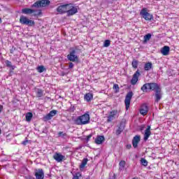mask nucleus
Masks as SVG:
<instances>
[{
    "instance_id": "f257e3e1",
    "label": "nucleus",
    "mask_w": 179,
    "mask_h": 179,
    "mask_svg": "<svg viewBox=\"0 0 179 179\" xmlns=\"http://www.w3.org/2000/svg\"><path fill=\"white\" fill-rule=\"evenodd\" d=\"M90 122V115L88 113L78 116L74 120V123L76 125H86Z\"/></svg>"
},
{
    "instance_id": "f03ea898",
    "label": "nucleus",
    "mask_w": 179,
    "mask_h": 179,
    "mask_svg": "<svg viewBox=\"0 0 179 179\" xmlns=\"http://www.w3.org/2000/svg\"><path fill=\"white\" fill-rule=\"evenodd\" d=\"M142 92H148V90H151L152 92H159L161 90L160 87L156 83H145L141 87Z\"/></svg>"
},
{
    "instance_id": "7ed1b4c3",
    "label": "nucleus",
    "mask_w": 179,
    "mask_h": 179,
    "mask_svg": "<svg viewBox=\"0 0 179 179\" xmlns=\"http://www.w3.org/2000/svg\"><path fill=\"white\" fill-rule=\"evenodd\" d=\"M23 15H33V16H40L41 15V10L38 9H31V8H22L21 10Z\"/></svg>"
},
{
    "instance_id": "20e7f679",
    "label": "nucleus",
    "mask_w": 179,
    "mask_h": 179,
    "mask_svg": "<svg viewBox=\"0 0 179 179\" xmlns=\"http://www.w3.org/2000/svg\"><path fill=\"white\" fill-rule=\"evenodd\" d=\"M20 23H21V24H26V26H29V27H32V26H34V24H36V22H34V21L29 19L27 17L24 15L20 16Z\"/></svg>"
},
{
    "instance_id": "39448f33",
    "label": "nucleus",
    "mask_w": 179,
    "mask_h": 179,
    "mask_svg": "<svg viewBox=\"0 0 179 179\" xmlns=\"http://www.w3.org/2000/svg\"><path fill=\"white\" fill-rule=\"evenodd\" d=\"M67 15L73 16L76 13H78V7L73 6L72 3L67 4Z\"/></svg>"
},
{
    "instance_id": "423d86ee",
    "label": "nucleus",
    "mask_w": 179,
    "mask_h": 179,
    "mask_svg": "<svg viewBox=\"0 0 179 179\" xmlns=\"http://www.w3.org/2000/svg\"><path fill=\"white\" fill-rule=\"evenodd\" d=\"M50 3L48 0H39L36 1L32 6L31 8H45Z\"/></svg>"
},
{
    "instance_id": "0eeeda50",
    "label": "nucleus",
    "mask_w": 179,
    "mask_h": 179,
    "mask_svg": "<svg viewBox=\"0 0 179 179\" xmlns=\"http://www.w3.org/2000/svg\"><path fill=\"white\" fill-rule=\"evenodd\" d=\"M133 96H134V93H132V92H129L126 95V97L124 99V104L126 106V110H128V108H129V106H131V99H132Z\"/></svg>"
},
{
    "instance_id": "6e6552de",
    "label": "nucleus",
    "mask_w": 179,
    "mask_h": 179,
    "mask_svg": "<svg viewBox=\"0 0 179 179\" xmlns=\"http://www.w3.org/2000/svg\"><path fill=\"white\" fill-rule=\"evenodd\" d=\"M59 15H64V13H67L68 4H64L59 6L56 9Z\"/></svg>"
},
{
    "instance_id": "1a4fd4ad",
    "label": "nucleus",
    "mask_w": 179,
    "mask_h": 179,
    "mask_svg": "<svg viewBox=\"0 0 179 179\" xmlns=\"http://www.w3.org/2000/svg\"><path fill=\"white\" fill-rule=\"evenodd\" d=\"M140 13L145 20H152V19H153V16L150 15V13H148L146 8L141 10Z\"/></svg>"
},
{
    "instance_id": "9d476101",
    "label": "nucleus",
    "mask_w": 179,
    "mask_h": 179,
    "mask_svg": "<svg viewBox=\"0 0 179 179\" xmlns=\"http://www.w3.org/2000/svg\"><path fill=\"white\" fill-rule=\"evenodd\" d=\"M118 115V110H113L110 112L109 115L107 117V122H111L115 120V117Z\"/></svg>"
},
{
    "instance_id": "9b49d317",
    "label": "nucleus",
    "mask_w": 179,
    "mask_h": 179,
    "mask_svg": "<svg viewBox=\"0 0 179 179\" xmlns=\"http://www.w3.org/2000/svg\"><path fill=\"white\" fill-rule=\"evenodd\" d=\"M76 50H73L69 55H67V58L69 61H71L72 62H75L76 61H78V56L76 55Z\"/></svg>"
},
{
    "instance_id": "f8f14e48",
    "label": "nucleus",
    "mask_w": 179,
    "mask_h": 179,
    "mask_svg": "<svg viewBox=\"0 0 179 179\" xmlns=\"http://www.w3.org/2000/svg\"><path fill=\"white\" fill-rule=\"evenodd\" d=\"M139 76H141V73H139V70H137L136 73L133 75V77L131 80V84L133 86H135L136 83H138V80L139 79Z\"/></svg>"
},
{
    "instance_id": "ddd939ff",
    "label": "nucleus",
    "mask_w": 179,
    "mask_h": 179,
    "mask_svg": "<svg viewBox=\"0 0 179 179\" xmlns=\"http://www.w3.org/2000/svg\"><path fill=\"white\" fill-rule=\"evenodd\" d=\"M139 111H140V114H141V115H146V114H148V113H149V107L148 106V104H146V103L142 104L140 108Z\"/></svg>"
},
{
    "instance_id": "4468645a",
    "label": "nucleus",
    "mask_w": 179,
    "mask_h": 179,
    "mask_svg": "<svg viewBox=\"0 0 179 179\" xmlns=\"http://www.w3.org/2000/svg\"><path fill=\"white\" fill-rule=\"evenodd\" d=\"M35 177L36 179H44V171L42 169H36Z\"/></svg>"
},
{
    "instance_id": "2eb2a0df",
    "label": "nucleus",
    "mask_w": 179,
    "mask_h": 179,
    "mask_svg": "<svg viewBox=\"0 0 179 179\" xmlns=\"http://www.w3.org/2000/svg\"><path fill=\"white\" fill-rule=\"evenodd\" d=\"M53 159H55L57 163H61V162L65 159V156L61 155L60 153H55L53 156Z\"/></svg>"
},
{
    "instance_id": "dca6fc26",
    "label": "nucleus",
    "mask_w": 179,
    "mask_h": 179,
    "mask_svg": "<svg viewBox=\"0 0 179 179\" xmlns=\"http://www.w3.org/2000/svg\"><path fill=\"white\" fill-rule=\"evenodd\" d=\"M150 135H152V131H150V126L148 125L144 133L143 139L145 142L149 139V136H150Z\"/></svg>"
},
{
    "instance_id": "f3484780",
    "label": "nucleus",
    "mask_w": 179,
    "mask_h": 179,
    "mask_svg": "<svg viewBox=\"0 0 179 179\" xmlns=\"http://www.w3.org/2000/svg\"><path fill=\"white\" fill-rule=\"evenodd\" d=\"M139 142H141V136H135L132 141L133 147L135 148H138Z\"/></svg>"
},
{
    "instance_id": "a211bd4d",
    "label": "nucleus",
    "mask_w": 179,
    "mask_h": 179,
    "mask_svg": "<svg viewBox=\"0 0 179 179\" xmlns=\"http://www.w3.org/2000/svg\"><path fill=\"white\" fill-rule=\"evenodd\" d=\"M58 113L56 110H51L45 117V120H51L52 117H55L56 114Z\"/></svg>"
},
{
    "instance_id": "6ab92c4d",
    "label": "nucleus",
    "mask_w": 179,
    "mask_h": 179,
    "mask_svg": "<svg viewBox=\"0 0 179 179\" xmlns=\"http://www.w3.org/2000/svg\"><path fill=\"white\" fill-rule=\"evenodd\" d=\"M161 53L162 55H169L170 53V47L169 46H164L163 48L161 50Z\"/></svg>"
},
{
    "instance_id": "aec40b11",
    "label": "nucleus",
    "mask_w": 179,
    "mask_h": 179,
    "mask_svg": "<svg viewBox=\"0 0 179 179\" xmlns=\"http://www.w3.org/2000/svg\"><path fill=\"white\" fill-rule=\"evenodd\" d=\"M162 99V90H159V91L155 92V101L157 103H159L160 100Z\"/></svg>"
},
{
    "instance_id": "412c9836",
    "label": "nucleus",
    "mask_w": 179,
    "mask_h": 179,
    "mask_svg": "<svg viewBox=\"0 0 179 179\" xmlns=\"http://www.w3.org/2000/svg\"><path fill=\"white\" fill-rule=\"evenodd\" d=\"M104 142V136H99L95 139V143L96 145H101Z\"/></svg>"
},
{
    "instance_id": "4be33fe9",
    "label": "nucleus",
    "mask_w": 179,
    "mask_h": 179,
    "mask_svg": "<svg viewBox=\"0 0 179 179\" xmlns=\"http://www.w3.org/2000/svg\"><path fill=\"white\" fill-rule=\"evenodd\" d=\"M87 162H89V159L87 158H84L82 161L81 164L80 165V169L83 170L85 167H86V164H87Z\"/></svg>"
},
{
    "instance_id": "5701e85b",
    "label": "nucleus",
    "mask_w": 179,
    "mask_h": 179,
    "mask_svg": "<svg viewBox=\"0 0 179 179\" xmlns=\"http://www.w3.org/2000/svg\"><path fill=\"white\" fill-rule=\"evenodd\" d=\"M85 100H86V101H92V99H93V94L92 93H87L84 96Z\"/></svg>"
},
{
    "instance_id": "b1692460",
    "label": "nucleus",
    "mask_w": 179,
    "mask_h": 179,
    "mask_svg": "<svg viewBox=\"0 0 179 179\" xmlns=\"http://www.w3.org/2000/svg\"><path fill=\"white\" fill-rule=\"evenodd\" d=\"M5 64L6 65V66H8V68H10L11 69V71H14L15 69L16 68V66L12 65V62H10V61H9V60H6L5 62Z\"/></svg>"
},
{
    "instance_id": "393cba45",
    "label": "nucleus",
    "mask_w": 179,
    "mask_h": 179,
    "mask_svg": "<svg viewBox=\"0 0 179 179\" xmlns=\"http://www.w3.org/2000/svg\"><path fill=\"white\" fill-rule=\"evenodd\" d=\"M124 124H120L118 129L116 130V135H120L122 131H124Z\"/></svg>"
},
{
    "instance_id": "a878e982",
    "label": "nucleus",
    "mask_w": 179,
    "mask_h": 179,
    "mask_svg": "<svg viewBox=\"0 0 179 179\" xmlns=\"http://www.w3.org/2000/svg\"><path fill=\"white\" fill-rule=\"evenodd\" d=\"M152 66H153L152 62H148L145 64L144 69L145 71H150V69H152Z\"/></svg>"
},
{
    "instance_id": "bb28decb",
    "label": "nucleus",
    "mask_w": 179,
    "mask_h": 179,
    "mask_svg": "<svg viewBox=\"0 0 179 179\" xmlns=\"http://www.w3.org/2000/svg\"><path fill=\"white\" fill-rule=\"evenodd\" d=\"M36 71H38L39 73H43V72H45L47 69L44 66H38L36 69Z\"/></svg>"
},
{
    "instance_id": "cd10ccee",
    "label": "nucleus",
    "mask_w": 179,
    "mask_h": 179,
    "mask_svg": "<svg viewBox=\"0 0 179 179\" xmlns=\"http://www.w3.org/2000/svg\"><path fill=\"white\" fill-rule=\"evenodd\" d=\"M44 94V90H41V89H38L36 90V96L37 97H43Z\"/></svg>"
},
{
    "instance_id": "c85d7f7f",
    "label": "nucleus",
    "mask_w": 179,
    "mask_h": 179,
    "mask_svg": "<svg viewBox=\"0 0 179 179\" xmlns=\"http://www.w3.org/2000/svg\"><path fill=\"white\" fill-rule=\"evenodd\" d=\"M31 118H33V113H27L26 120L28 122L31 121Z\"/></svg>"
},
{
    "instance_id": "c756f323",
    "label": "nucleus",
    "mask_w": 179,
    "mask_h": 179,
    "mask_svg": "<svg viewBox=\"0 0 179 179\" xmlns=\"http://www.w3.org/2000/svg\"><path fill=\"white\" fill-rule=\"evenodd\" d=\"M125 164H127V162H125V161H120V162L119 163L120 170H124Z\"/></svg>"
},
{
    "instance_id": "7c9ffc66",
    "label": "nucleus",
    "mask_w": 179,
    "mask_h": 179,
    "mask_svg": "<svg viewBox=\"0 0 179 179\" xmlns=\"http://www.w3.org/2000/svg\"><path fill=\"white\" fill-rule=\"evenodd\" d=\"M141 163L142 166H144V167L148 166V160L145 159V158H141Z\"/></svg>"
},
{
    "instance_id": "2f4dec72",
    "label": "nucleus",
    "mask_w": 179,
    "mask_h": 179,
    "mask_svg": "<svg viewBox=\"0 0 179 179\" xmlns=\"http://www.w3.org/2000/svg\"><path fill=\"white\" fill-rule=\"evenodd\" d=\"M152 38V34H148L145 36H144V41H149Z\"/></svg>"
},
{
    "instance_id": "473e14b6",
    "label": "nucleus",
    "mask_w": 179,
    "mask_h": 179,
    "mask_svg": "<svg viewBox=\"0 0 179 179\" xmlns=\"http://www.w3.org/2000/svg\"><path fill=\"white\" fill-rule=\"evenodd\" d=\"M138 62L137 60H133L131 65H132L133 68L136 69V68H138Z\"/></svg>"
},
{
    "instance_id": "72a5a7b5",
    "label": "nucleus",
    "mask_w": 179,
    "mask_h": 179,
    "mask_svg": "<svg viewBox=\"0 0 179 179\" xmlns=\"http://www.w3.org/2000/svg\"><path fill=\"white\" fill-rule=\"evenodd\" d=\"M80 177H82V174L80 173H76L73 176V179H79Z\"/></svg>"
},
{
    "instance_id": "f704fd0d",
    "label": "nucleus",
    "mask_w": 179,
    "mask_h": 179,
    "mask_svg": "<svg viewBox=\"0 0 179 179\" xmlns=\"http://www.w3.org/2000/svg\"><path fill=\"white\" fill-rule=\"evenodd\" d=\"M110 44H111L110 40H106L103 43V47H110Z\"/></svg>"
},
{
    "instance_id": "c9c22d12",
    "label": "nucleus",
    "mask_w": 179,
    "mask_h": 179,
    "mask_svg": "<svg viewBox=\"0 0 179 179\" xmlns=\"http://www.w3.org/2000/svg\"><path fill=\"white\" fill-rule=\"evenodd\" d=\"M113 89L114 90H115L116 93H118V92H120V86H118L117 84H114Z\"/></svg>"
},
{
    "instance_id": "e433bc0d",
    "label": "nucleus",
    "mask_w": 179,
    "mask_h": 179,
    "mask_svg": "<svg viewBox=\"0 0 179 179\" xmlns=\"http://www.w3.org/2000/svg\"><path fill=\"white\" fill-rule=\"evenodd\" d=\"M58 135H59V136H61L62 138H64V137L66 136V134H65L62 131H59Z\"/></svg>"
},
{
    "instance_id": "4c0bfd02",
    "label": "nucleus",
    "mask_w": 179,
    "mask_h": 179,
    "mask_svg": "<svg viewBox=\"0 0 179 179\" xmlns=\"http://www.w3.org/2000/svg\"><path fill=\"white\" fill-rule=\"evenodd\" d=\"M29 143V140H24V141L22 142V144L24 145V146H26Z\"/></svg>"
},
{
    "instance_id": "58836bf2",
    "label": "nucleus",
    "mask_w": 179,
    "mask_h": 179,
    "mask_svg": "<svg viewBox=\"0 0 179 179\" xmlns=\"http://www.w3.org/2000/svg\"><path fill=\"white\" fill-rule=\"evenodd\" d=\"M127 149H131L132 148V145L131 144H127L126 145Z\"/></svg>"
},
{
    "instance_id": "ea45409f",
    "label": "nucleus",
    "mask_w": 179,
    "mask_h": 179,
    "mask_svg": "<svg viewBox=\"0 0 179 179\" xmlns=\"http://www.w3.org/2000/svg\"><path fill=\"white\" fill-rule=\"evenodd\" d=\"M90 138H92V134H90L87 136V141H90Z\"/></svg>"
},
{
    "instance_id": "a19ab883",
    "label": "nucleus",
    "mask_w": 179,
    "mask_h": 179,
    "mask_svg": "<svg viewBox=\"0 0 179 179\" xmlns=\"http://www.w3.org/2000/svg\"><path fill=\"white\" fill-rule=\"evenodd\" d=\"M69 68H70V69H72V68H73V63L69 64Z\"/></svg>"
},
{
    "instance_id": "79ce46f5",
    "label": "nucleus",
    "mask_w": 179,
    "mask_h": 179,
    "mask_svg": "<svg viewBox=\"0 0 179 179\" xmlns=\"http://www.w3.org/2000/svg\"><path fill=\"white\" fill-rule=\"evenodd\" d=\"M143 129H145V126H144V125H142V126L141 127V130L143 131Z\"/></svg>"
},
{
    "instance_id": "37998d69",
    "label": "nucleus",
    "mask_w": 179,
    "mask_h": 179,
    "mask_svg": "<svg viewBox=\"0 0 179 179\" xmlns=\"http://www.w3.org/2000/svg\"><path fill=\"white\" fill-rule=\"evenodd\" d=\"M133 179H138V178H134Z\"/></svg>"
},
{
    "instance_id": "c03bdc74",
    "label": "nucleus",
    "mask_w": 179,
    "mask_h": 179,
    "mask_svg": "<svg viewBox=\"0 0 179 179\" xmlns=\"http://www.w3.org/2000/svg\"><path fill=\"white\" fill-rule=\"evenodd\" d=\"M0 134H1V129H0Z\"/></svg>"
}]
</instances>
